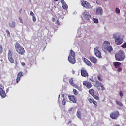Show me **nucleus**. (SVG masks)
Returning <instances> with one entry per match:
<instances>
[{
	"instance_id": "f257e3e1",
	"label": "nucleus",
	"mask_w": 126,
	"mask_h": 126,
	"mask_svg": "<svg viewBox=\"0 0 126 126\" xmlns=\"http://www.w3.org/2000/svg\"><path fill=\"white\" fill-rule=\"evenodd\" d=\"M117 37H118L119 38H117ZM120 37H121V34L119 33H115L113 35V38L115 39V44H116V45H120L124 43V40L122 38H120Z\"/></svg>"
},
{
	"instance_id": "f03ea898",
	"label": "nucleus",
	"mask_w": 126,
	"mask_h": 126,
	"mask_svg": "<svg viewBox=\"0 0 126 126\" xmlns=\"http://www.w3.org/2000/svg\"><path fill=\"white\" fill-rule=\"evenodd\" d=\"M68 61L70 63L72 64H74L76 62V61L75 60V52L73 51V50H71L69 56L68 58Z\"/></svg>"
},
{
	"instance_id": "7ed1b4c3",
	"label": "nucleus",
	"mask_w": 126,
	"mask_h": 126,
	"mask_svg": "<svg viewBox=\"0 0 126 126\" xmlns=\"http://www.w3.org/2000/svg\"><path fill=\"white\" fill-rule=\"evenodd\" d=\"M15 49L18 54L20 55H24L25 53V50L24 48L20 45V44L18 43V42H16L15 44Z\"/></svg>"
},
{
	"instance_id": "20e7f679",
	"label": "nucleus",
	"mask_w": 126,
	"mask_h": 126,
	"mask_svg": "<svg viewBox=\"0 0 126 126\" xmlns=\"http://www.w3.org/2000/svg\"><path fill=\"white\" fill-rule=\"evenodd\" d=\"M125 53L123 50H120L115 55V59L116 61H124L125 60Z\"/></svg>"
},
{
	"instance_id": "39448f33",
	"label": "nucleus",
	"mask_w": 126,
	"mask_h": 126,
	"mask_svg": "<svg viewBox=\"0 0 126 126\" xmlns=\"http://www.w3.org/2000/svg\"><path fill=\"white\" fill-rule=\"evenodd\" d=\"M103 50H107L108 52H112L113 48L110 46V43L107 41H104L102 46Z\"/></svg>"
},
{
	"instance_id": "423d86ee",
	"label": "nucleus",
	"mask_w": 126,
	"mask_h": 126,
	"mask_svg": "<svg viewBox=\"0 0 126 126\" xmlns=\"http://www.w3.org/2000/svg\"><path fill=\"white\" fill-rule=\"evenodd\" d=\"M83 16L84 19L87 21H88V20H90V18H91L90 14L86 10L84 11V13H83Z\"/></svg>"
},
{
	"instance_id": "0eeeda50",
	"label": "nucleus",
	"mask_w": 126,
	"mask_h": 126,
	"mask_svg": "<svg viewBox=\"0 0 126 126\" xmlns=\"http://www.w3.org/2000/svg\"><path fill=\"white\" fill-rule=\"evenodd\" d=\"M81 4L82 6H83V7L86 8L87 9H89L91 8V5H90V3H89L87 1H82L81 2Z\"/></svg>"
},
{
	"instance_id": "6e6552de",
	"label": "nucleus",
	"mask_w": 126,
	"mask_h": 126,
	"mask_svg": "<svg viewBox=\"0 0 126 126\" xmlns=\"http://www.w3.org/2000/svg\"><path fill=\"white\" fill-rule=\"evenodd\" d=\"M13 54V52H12V51H11V50H9L8 53V59L9 62L11 63H14V59L12 57Z\"/></svg>"
},
{
	"instance_id": "1a4fd4ad",
	"label": "nucleus",
	"mask_w": 126,
	"mask_h": 126,
	"mask_svg": "<svg viewBox=\"0 0 126 126\" xmlns=\"http://www.w3.org/2000/svg\"><path fill=\"white\" fill-rule=\"evenodd\" d=\"M95 86L98 90H105V87L103 84L99 83V81L96 82Z\"/></svg>"
},
{
	"instance_id": "9d476101",
	"label": "nucleus",
	"mask_w": 126,
	"mask_h": 126,
	"mask_svg": "<svg viewBox=\"0 0 126 126\" xmlns=\"http://www.w3.org/2000/svg\"><path fill=\"white\" fill-rule=\"evenodd\" d=\"M4 88L2 86L0 85V94L2 98H5L6 97V94L5 93V91H4Z\"/></svg>"
},
{
	"instance_id": "9b49d317",
	"label": "nucleus",
	"mask_w": 126,
	"mask_h": 126,
	"mask_svg": "<svg viewBox=\"0 0 126 126\" xmlns=\"http://www.w3.org/2000/svg\"><path fill=\"white\" fill-rule=\"evenodd\" d=\"M120 116V113H119V111H115L114 112H112L110 114V118L111 119H113V120H116V119H118V117Z\"/></svg>"
},
{
	"instance_id": "f8f14e48",
	"label": "nucleus",
	"mask_w": 126,
	"mask_h": 126,
	"mask_svg": "<svg viewBox=\"0 0 126 126\" xmlns=\"http://www.w3.org/2000/svg\"><path fill=\"white\" fill-rule=\"evenodd\" d=\"M94 51L95 52V54L98 58H99V59H101L102 58V54L101 53V52L99 51V47H96L94 48Z\"/></svg>"
},
{
	"instance_id": "ddd939ff",
	"label": "nucleus",
	"mask_w": 126,
	"mask_h": 126,
	"mask_svg": "<svg viewBox=\"0 0 126 126\" xmlns=\"http://www.w3.org/2000/svg\"><path fill=\"white\" fill-rule=\"evenodd\" d=\"M81 74L84 77H88V73L85 68H82L81 69Z\"/></svg>"
},
{
	"instance_id": "4468645a",
	"label": "nucleus",
	"mask_w": 126,
	"mask_h": 126,
	"mask_svg": "<svg viewBox=\"0 0 126 126\" xmlns=\"http://www.w3.org/2000/svg\"><path fill=\"white\" fill-rule=\"evenodd\" d=\"M83 85L86 86V87H87V88H91V87L92 86V85L91 84V82H88L87 81H84L83 82Z\"/></svg>"
},
{
	"instance_id": "2eb2a0df",
	"label": "nucleus",
	"mask_w": 126,
	"mask_h": 126,
	"mask_svg": "<svg viewBox=\"0 0 126 126\" xmlns=\"http://www.w3.org/2000/svg\"><path fill=\"white\" fill-rule=\"evenodd\" d=\"M89 60L94 64H96V63H97V59H96L95 57L90 56L89 57Z\"/></svg>"
},
{
	"instance_id": "dca6fc26",
	"label": "nucleus",
	"mask_w": 126,
	"mask_h": 126,
	"mask_svg": "<svg viewBox=\"0 0 126 126\" xmlns=\"http://www.w3.org/2000/svg\"><path fill=\"white\" fill-rule=\"evenodd\" d=\"M69 100L71 101V102H72L74 104H75L76 103V99H75V96L73 95H68Z\"/></svg>"
},
{
	"instance_id": "f3484780",
	"label": "nucleus",
	"mask_w": 126,
	"mask_h": 126,
	"mask_svg": "<svg viewBox=\"0 0 126 126\" xmlns=\"http://www.w3.org/2000/svg\"><path fill=\"white\" fill-rule=\"evenodd\" d=\"M96 13L98 15H101L103 14V9L101 7H98L96 10Z\"/></svg>"
},
{
	"instance_id": "a211bd4d",
	"label": "nucleus",
	"mask_w": 126,
	"mask_h": 126,
	"mask_svg": "<svg viewBox=\"0 0 126 126\" xmlns=\"http://www.w3.org/2000/svg\"><path fill=\"white\" fill-rule=\"evenodd\" d=\"M83 60L84 63L87 64V65H88V66H92V64L91 63V62L89 61L86 58H83Z\"/></svg>"
},
{
	"instance_id": "6ab92c4d",
	"label": "nucleus",
	"mask_w": 126,
	"mask_h": 126,
	"mask_svg": "<svg viewBox=\"0 0 126 126\" xmlns=\"http://www.w3.org/2000/svg\"><path fill=\"white\" fill-rule=\"evenodd\" d=\"M122 63L120 62H114L113 65L115 67V68H119L121 66Z\"/></svg>"
},
{
	"instance_id": "aec40b11",
	"label": "nucleus",
	"mask_w": 126,
	"mask_h": 126,
	"mask_svg": "<svg viewBox=\"0 0 126 126\" xmlns=\"http://www.w3.org/2000/svg\"><path fill=\"white\" fill-rule=\"evenodd\" d=\"M77 117H78L79 119H81V111L79 110L77 112Z\"/></svg>"
},
{
	"instance_id": "412c9836",
	"label": "nucleus",
	"mask_w": 126,
	"mask_h": 126,
	"mask_svg": "<svg viewBox=\"0 0 126 126\" xmlns=\"http://www.w3.org/2000/svg\"><path fill=\"white\" fill-rule=\"evenodd\" d=\"M73 86H74V87H75V88H77V89H78L80 91H81V90H82V89L81 88V85H80V86H78L75 84H73Z\"/></svg>"
},
{
	"instance_id": "4be33fe9",
	"label": "nucleus",
	"mask_w": 126,
	"mask_h": 126,
	"mask_svg": "<svg viewBox=\"0 0 126 126\" xmlns=\"http://www.w3.org/2000/svg\"><path fill=\"white\" fill-rule=\"evenodd\" d=\"M62 8H63V9H67L68 8V6H67L66 3H65V4H63Z\"/></svg>"
},
{
	"instance_id": "5701e85b",
	"label": "nucleus",
	"mask_w": 126,
	"mask_h": 126,
	"mask_svg": "<svg viewBox=\"0 0 126 126\" xmlns=\"http://www.w3.org/2000/svg\"><path fill=\"white\" fill-rule=\"evenodd\" d=\"M97 79L99 81H103V76H102V75L101 74L97 75Z\"/></svg>"
},
{
	"instance_id": "b1692460",
	"label": "nucleus",
	"mask_w": 126,
	"mask_h": 126,
	"mask_svg": "<svg viewBox=\"0 0 126 126\" xmlns=\"http://www.w3.org/2000/svg\"><path fill=\"white\" fill-rule=\"evenodd\" d=\"M93 98H94V99H95V100H97V101H99V100H100V98H99V96L96 95H92Z\"/></svg>"
},
{
	"instance_id": "393cba45",
	"label": "nucleus",
	"mask_w": 126,
	"mask_h": 126,
	"mask_svg": "<svg viewBox=\"0 0 126 126\" xmlns=\"http://www.w3.org/2000/svg\"><path fill=\"white\" fill-rule=\"evenodd\" d=\"M89 93H90V94L92 95V96L93 95H94V90L93 89H90L89 90Z\"/></svg>"
},
{
	"instance_id": "a878e982",
	"label": "nucleus",
	"mask_w": 126,
	"mask_h": 126,
	"mask_svg": "<svg viewBox=\"0 0 126 126\" xmlns=\"http://www.w3.org/2000/svg\"><path fill=\"white\" fill-rule=\"evenodd\" d=\"M93 104L95 108H97V107H98V103H97V101L94 100V102H93Z\"/></svg>"
},
{
	"instance_id": "bb28decb",
	"label": "nucleus",
	"mask_w": 126,
	"mask_h": 126,
	"mask_svg": "<svg viewBox=\"0 0 126 126\" xmlns=\"http://www.w3.org/2000/svg\"><path fill=\"white\" fill-rule=\"evenodd\" d=\"M23 76V73L22 72H20L18 73V74L17 75V77H20V78H21V77Z\"/></svg>"
},
{
	"instance_id": "cd10ccee",
	"label": "nucleus",
	"mask_w": 126,
	"mask_h": 126,
	"mask_svg": "<svg viewBox=\"0 0 126 126\" xmlns=\"http://www.w3.org/2000/svg\"><path fill=\"white\" fill-rule=\"evenodd\" d=\"M88 101H89V103H90L91 104H92L94 103V100L93 99L89 98Z\"/></svg>"
},
{
	"instance_id": "c85d7f7f",
	"label": "nucleus",
	"mask_w": 126,
	"mask_h": 126,
	"mask_svg": "<svg viewBox=\"0 0 126 126\" xmlns=\"http://www.w3.org/2000/svg\"><path fill=\"white\" fill-rule=\"evenodd\" d=\"M116 103L117 105H118V106H120V107H122V106H123V104H122V102L120 101H116Z\"/></svg>"
},
{
	"instance_id": "c756f323",
	"label": "nucleus",
	"mask_w": 126,
	"mask_h": 126,
	"mask_svg": "<svg viewBox=\"0 0 126 126\" xmlns=\"http://www.w3.org/2000/svg\"><path fill=\"white\" fill-rule=\"evenodd\" d=\"M69 83L71 85H72V86H73V84H75L73 83V80L72 79L69 80Z\"/></svg>"
},
{
	"instance_id": "7c9ffc66",
	"label": "nucleus",
	"mask_w": 126,
	"mask_h": 126,
	"mask_svg": "<svg viewBox=\"0 0 126 126\" xmlns=\"http://www.w3.org/2000/svg\"><path fill=\"white\" fill-rule=\"evenodd\" d=\"M73 93L75 95H77V94H78V92L76 89H73Z\"/></svg>"
},
{
	"instance_id": "2f4dec72",
	"label": "nucleus",
	"mask_w": 126,
	"mask_h": 126,
	"mask_svg": "<svg viewBox=\"0 0 126 126\" xmlns=\"http://www.w3.org/2000/svg\"><path fill=\"white\" fill-rule=\"evenodd\" d=\"M93 21L94 22V23H98L99 22V20H98V19L96 18L93 19Z\"/></svg>"
},
{
	"instance_id": "473e14b6",
	"label": "nucleus",
	"mask_w": 126,
	"mask_h": 126,
	"mask_svg": "<svg viewBox=\"0 0 126 126\" xmlns=\"http://www.w3.org/2000/svg\"><path fill=\"white\" fill-rule=\"evenodd\" d=\"M65 99H63V101H62V104L63 105V106H65Z\"/></svg>"
},
{
	"instance_id": "72a5a7b5",
	"label": "nucleus",
	"mask_w": 126,
	"mask_h": 126,
	"mask_svg": "<svg viewBox=\"0 0 126 126\" xmlns=\"http://www.w3.org/2000/svg\"><path fill=\"white\" fill-rule=\"evenodd\" d=\"M119 94L120 97H123V96H124V93L122 92V91H120Z\"/></svg>"
},
{
	"instance_id": "f704fd0d",
	"label": "nucleus",
	"mask_w": 126,
	"mask_h": 126,
	"mask_svg": "<svg viewBox=\"0 0 126 126\" xmlns=\"http://www.w3.org/2000/svg\"><path fill=\"white\" fill-rule=\"evenodd\" d=\"M122 48H126V42L121 45Z\"/></svg>"
},
{
	"instance_id": "c9c22d12",
	"label": "nucleus",
	"mask_w": 126,
	"mask_h": 126,
	"mask_svg": "<svg viewBox=\"0 0 126 126\" xmlns=\"http://www.w3.org/2000/svg\"><path fill=\"white\" fill-rule=\"evenodd\" d=\"M115 11L116 13H120V9L117 8L115 10Z\"/></svg>"
},
{
	"instance_id": "e433bc0d",
	"label": "nucleus",
	"mask_w": 126,
	"mask_h": 126,
	"mask_svg": "<svg viewBox=\"0 0 126 126\" xmlns=\"http://www.w3.org/2000/svg\"><path fill=\"white\" fill-rule=\"evenodd\" d=\"M17 83H18L19 81H20V78L19 77H17L16 79Z\"/></svg>"
},
{
	"instance_id": "4c0bfd02",
	"label": "nucleus",
	"mask_w": 126,
	"mask_h": 126,
	"mask_svg": "<svg viewBox=\"0 0 126 126\" xmlns=\"http://www.w3.org/2000/svg\"><path fill=\"white\" fill-rule=\"evenodd\" d=\"M61 3L62 5L66 3L64 1V0H61Z\"/></svg>"
},
{
	"instance_id": "58836bf2",
	"label": "nucleus",
	"mask_w": 126,
	"mask_h": 126,
	"mask_svg": "<svg viewBox=\"0 0 126 126\" xmlns=\"http://www.w3.org/2000/svg\"><path fill=\"white\" fill-rule=\"evenodd\" d=\"M30 15H32V16H34L35 14H34V13H33V12H32V11H30Z\"/></svg>"
},
{
	"instance_id": "ea45409f",
	"label": "nucleus",
	"mask_w": 126,
	"mask_h": 126,
	"mask_svg": "<svg viewBox=\"0 0 126 126\" xmlns=\"http://www.w3.org/2000/svg\"><path fill=\"white\" fill-rule=\"evenodd\" d=\"M37 20V19H36V17H35V16H33V21L34 22H36V21Z\"/></svg>"
},
{
	"instance_id": "a19ab883",
	"label": "nucleus",
	"mask_w": 126,
	"mask_h": 126,
	"mask_svg": "<svg viewBox=\"0 0 126 126\" xmlns=\"http://www.w3.org/2000/svg\"><path fill=\"white\" fill-rule=\"evenodd\" d=\"M122 70H123V69H122L121 68L119 67L118 70H117V71H118V72H121V71H122Z\"/></svg>"
},
{
	"instance_id": "79ce46f5",
	"label": "nucleus",
	"mask_w": 126,
	"mask_h": 126,
	"mask_svg": "<svg viewBox=\"0 0 126 126\" xmlns=\"http://www.w3.org/2000/svg\"><path fill=\"white\" fill-rule=\"evenodd\" d=\"M0 49L1 52H2L3 48H2V45H0Z\"/></svg>"
},
{
	"instance_id": "37998d69",
	"label": "nucleus",
	"mask_w": 126,
	"mask_h": 126,
	"mask_svg": "<svg viewBox=\"0 0 126 126\" xmlns=\"http://www.w3.org/2000/svg\"><path fill=\"white\" fill-rule=\"evenodd\" d=\"M21 64H22V65L24 66V65H25V63H24V62H22V63H21Z\"/></svg>"
},
{
	"instance_id": "c03bdc74",
	"label": "nucleus",
	"mask_w": 126,
	"mask_h": 126,
	"mask_svg": "<svg viewBox=\"0 0 126 126\" xmlns=\"http://www.w3.org/2000/svg\"><path fill=\"white\" fill-rule=\"evenodd\" d=\"M52 21H53V22H55V21H56V19H55L54 18H52Z\"/></svg>"
},
{
	"instance_id": "a18cd8bd",
	"label": "nucleus",
	"mask_w": 126,
	"mask_h": 126,
	"mask_svg": "<svg viewBox=\"0 0 126 126\" xmlns=\"http://www.w3.org/2000/svg\"><path fill=\"white\" fill-rule=\"evenodd\" d=\"M64 96H65L64 94H62V98H64Z\"/></svg>"
},
{
	"instance_id": "49530a36",
	"label": "nucleus",
	"mask_w": 126,
	"mask_h": 126,
	"mask_svg": "<svg viewBox=\"0 0 126 126\" xmlns=\"http://www.w3.org/2000/svg\"><path fill=\"white\" fill-rule=\"evenodd\" d=\"M20 21L21 23H22V19L20 18Z\"/></svg>"
},
{
	"instance_id": "de8ad7c7",
	"label": "nucleus",
	"mask_w": 126,
	"mask_h": 126,
	"mask_svg": "<svg viewBox=\"0 0 126 126\" xmlns=\"http://www.w3.org/2000/svg\"><path fill=\"white\" fill-rule=\"evenodd\" d=\"M57 24H60V22L58 20H57Z\"/></svg>"
},
{
	"instance_id": "09e8293b",
	"label": "nucleus",
	"mask_w": 126,
	"mask_h": 126,
	"mask_svg": "<svg viewBox=\"0 0 126 126\" xmlns=\"http://www.w3.org/2000/svg\"><path fill=\"white\" fill-rule=\"evenodd\" d=\"M7 32H8V33L9 34V31L7 30Z\"/></svg>"
},
{
	"instance_id": "8fccbe9b",
	"label": "nucleus",
	"mask_w": 126,
	"mask_h": 126,
	"mask_svg": "<svg viewBox=\"0 0 126 126\" xmlns=\"http://www.w3.org/2000/svg\"><path fill=\"white\" fill-rule=\"evenodd\" d=\"M96 3H97V4H99V3H98V1H96Z\"/></svg>"
},
{
	"instance_id": "3c124183",
	"label": "nucleus",
	"mask_w": 126,
	"mask_h": 126,
	"mask_svg": "<svg viewBox=\"0 0 126 126\" xmlns=\"http://www.w3.org/2000/svg\"><path fill=\"white\" fill-rule=\"evenodd\" d=\"M55 1H59V0H54Z\"/></svg>"
},
{
	"instance_id": "603ef678",
	"label": "nucleus",
	"mask_w": 126,
	"mask_h": 126,
	"mask_svg": "<svg viewBox=\"0 0 126 126\" xmlns=\"http://www.w3.org/2000/svg\"><path fill=\"white\" fill-rule=\"evenodd\" d=\"M60 96H61V94H59V97H58L59 99L60 98Z\"/></svg>"
},
{
	"instance_id": "864d4df0",
	"label": "nucleus",
	"mask_w": 126,
	"mask_h": 126,
	"mask_svg": "<svg viewBox=\"0 0 126 126\" xmlns=\"http://www.w3.org/2000/svg\"><path fill=\"white\" fill-rule=\"evenodd\" d=\"M72 72H73V73L74 74V72H74V70H73V71H72Z\"/></svg>"
},
{
	"instance_id": "5fc2aeb1",
	"label": "nucleus",
	"mask_w": 126,
	"mask_h": 126,
	"mask_svg": "<svg viewBox=\"0 0 126 126\" xmlns=\"http://www.w3.org/2000/svg\"><path fill=\"white\" fill-rule=\"evenodd\" d=\"M71 123V121L69 122V124H70Z\"/></svg>"
},
{
	"instance_id": "6e6d98bb",
	"label": "nucleus",
	"mask_w": 126,
	"mask_h": 126,
	"mask_svg": "<svg viewBox=\"0 0 126 126\" xmlns=\"http://www.w3.org/2000/svg\"><path fill=\"white\" fill-rule=\"evenodd\" d=\"M8 90H9V89H7V91H8Z\"/></svg>"
}]
</instances>
